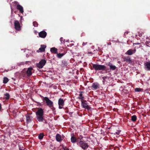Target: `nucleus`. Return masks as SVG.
I'll use <instances>...</instances> for the list:
<instances>
[{
  "instance_id": "obj_12",
  "label": "nucleus",
  "mask_w": 150,
  "mask_h": 150,
  "mask_svg": "<svg viewBox=\"0 0 150 150\" xmlns=\"http://www.w3.org/2000/svg\"><path fill=\"white\" fill-rule=\"evenodd\" d=\"M106 65L109 66L110 67V69L111 70H115L116 68V67L115 66L113 65L110 62L107 63Z\"/></svg>"
},
{
  "instance_id": "obj_35",
  "label": "nucleus",
  "mask_w": 150,
  "mask_h": 150,
  "mask_svg": "<svg viewBox=\"0 0 150 150\" xmlns=\"http://www.w3.org/2000/svg\"><path fill=\"white\" fill-rule=\"evenodd\" d=\"M87 44V42H83L82 44V45L83 46H84V45H86Z\"/></svg>"
},
{
  "instance_id": "obj_5",
  "label": "nucleus",
  "mask_w": 150,
  "mask_h": 150,
  "mask_svg": "<svg viewBox=\"0 0 150 150\" xmlns=\"http://www.w3.org/2000/svg\"><path fill=\"white\" fill-rule=\"evenodd\" d=\"M46 63V61L45 59H42L39 62V63L36 64V66L39 69L42 68Z\"/></svg>"
},
{
  "instance_id": "obj_18",
  "label": "nucleus",
  "mask_w": 150,
  "mask_h": 150,
  "mask_svg": "<svg viewBox=\"0 0 150 150\" xmlns=\"http://www.w3.org/2000/svg\"><path fill=\"white\" fill-rule=\"evenodd\" d=\"M46 47V46L43 45H42L41 47L39 48V50H37V52H43L45 50V49Z\"/></svg>"
},
{
  "instance_id": "obj_33",
  "label": "nucleus",
  "mask_w": 150,
  "mask_h": 150,
  "mask_svg": "<svg viewBox=\"0 0 150 150\" xmlns=\"http://www.w3.org/2000/svg\"><path fill=\"white\" fill-rule=\"evenodd\" d=\"M150 43V40H147L146 41V45L147 46H149V45H150V44H149Z\"/></svg>"
},
{
  "instance_id": "obj_27",
  "label": "nucleus",
  "mask_w": 150,
  "mask_h": 150,
  "mask_svg": "<svg viewBox=\"0 0 150 150\" xmlns=\"http://www.w3.org/2000/svg\"><path fill=\"white\" fill-rule=\"evenodd\" d=\"M8 79L7 78L5 77L4 79L3 83H6L8 82Z\"/></svg>"
},
{
  "instance_id": "obj_11",
  "label": "nucleus",
  "mask_w": 150,
  "mask_h": 150,
  "mask_svg": "<svg viewBox=\"0 0 150 150\" xmlns=\"http://www.w3.org/2000/svg\"><path fill=\"white\" fill-rule=\"evenodd\" d=\"M100 85L97 83H93L91 86V88L94 90H96L99 88Z\"/></svg>"
},
{
  "instance_id": "obj_46",
  "label": "nucleus",
  "mask_w": 150,
  "mask_h": 150,
  "mask_svg": "<svg viewBox=\"0 0 150 150\" xmlns=\"http://www.w3.org/2000/svg\"><path fill=\"white\" fill-rule=\"evenodd\" d=\"M64 96V95H62V96Z\"/></svg>"
},
{
  "instance_id": "obj_29",
  "label": "nucleus",
  "mask_w": 150,
  "mask_h": 150,
  "mask_svg": "<svg viewBox=\"0 0 150 150\" xmlns=\"http://www.w3.org/2000/svg\"><path fill=\"white\" fill-rule=\"evenodd\" d=\"M33 26L35 27H37L38 26V24L36 21H34L33 22Z\"/></svg>"
},
{
  "instance_id": "obj_34",
  "label": "nucleus",
  "mask_w": 150,
  "mask_h": 150,
  "mask_svg": "<svg viewBox=\"0 0 150 150\" xmlns=\"http://www.w3.org/2000/svg\"><path fill=\"white\" fill-rule=\"evenodd\" d=\"M114 110L115 111L117 112V111L118 110V109L117 108H114Z\"/></svg>"
},
{
  "instance_id": "obj_40",
  "label": "nucleus",
  "mask_w": 150,
  "mask_h": 150,
  "mask_svg": "<svg viewBox=\"0 0 150 150\" xmlns=\"http://www.w3.org/2000/svg\"><path fill=\"white\" fill-rule=\"evenodd\" d=\"M18 3V2L17 1H14V4H17Z\"/></svg>"
},
{
  "instance_id": "obj_7",
  "label": "nucleus",
  "mask_w": 150,
  "mask_h": 150,
  "mask_svg": "<svg viewBox=\"0 0 150 150\" xmlns=\"http://www.w3.org/2000/svg\"><path fill=\"white\" fill-rule=\"evenodd\" d=\"M14 25L15 28L18 31H20L21 30V27L20 24L18 21L16 20L14 22Z\"/></svg>"
},
{
  "instance_id": "obj_42",
  "label": "nucleus",
  "mask_w": 150,
  "mask_h": 150,
  "mask_svg": "<svg viewBox=\"0 0 150 150\" xmlns=\"http://www.w3.org/2000/svg\"><path fill=\"white\" fill-rule=\"evenodd\" d=\"M141 46L140 45L139 46V47L140 48L141 47Z\"/></svg>"
},
{
  "instance_id": "obj_45",
  "label": "nucleus",
  "mask_w": 150,
  "mask_h": 150,
  "mask_svg": "<svg viewBox=\"0 0 150 150\" xmlns=\"http://www.w3.org/2000/svg\"><path fill=\"white\" fill-rule=\"evenodd\" d=\"M120 62H118V63H120Z\"/></svg>"
},
{
  "instance_id": "obj_28",
  "label": "nucleus",
  "mask_w": 150,
  "mask_h": 150,
  "mask_svg": "<svg viewBox=\"0 0 150 150\" xmlns=\"http://www.w3.org/2000/svg\"><path fill=\"white\" fill-rule=\"evenodd\" d=\"M135 91L136 92H139L143 91V89L140 88H137L135 89Z\"/></svg>"
},
{
  "instance_id": "obj_23",
  "label": "nucleus",
  "mask_w": 150,
  "mask_h": 150,
  "mask_svg": "<svg viewBox=\"0 0 150 150\" xmlns=\"http://www.w3.org/2000/svg\"><path fill=\"white\" fill-rule=\"evenodd\" d=\"M44 136V134L43 133H40L38 135V139L40 140L42 139H43Z\"/></svg>"
},
{
  "instance_id": "obj_44",
  "label": "nucleus",
  "mask_w": 150,
  "mask_h": 150,
  "mask_svg": "<svg viewBox=\"0 0 150 150\" xmlns=\"http://www.w3.org/2000/svg\"><path fill=\"white\" fill-rule=\"evenodd\" d=\"M128 33V32H125V33H126L127 34Z\"/></svg>"
},
{
  "instance_id": "obj_24",
  "label": "nucleus",
  "mask_w": 150,
  "mask_h": 150,
  "mask_svg": "<svg viewBox=\"0 0 150 150\" xmlns=\"http://www.w3.org/2000/svg\"><path fill=\"white\" fill-rule=\"evenodd\" d=\"M137 119V117L136 115H133L131 117V120L133 122H135Z\"/></svg>"
},
{
  "instance_id": "obj_10",
  "label": "nucleus",
  "mask_w": 150,
  "mask_h": 150,
  "mask_svg": "<svg viewBox=\"0 0 150 150\" xmlns=\"http://www.w3.org/2000/svg\"><path fill=\"white\" fill-rule=\"evenodd\" d=\"M58 104L59 109H62V106H63L64 105V102L63 99L62 98H60L58 100Z\"/></svg>"
},
{
  "instance_id": "obj_26",
  "label": "nucleus",
  "mask_w": 150,
  "mask_h": 150,
  "mask_svg": "<svg viewBox=\"0 0 150 150\" xmlns=\"http://www.w3.org/2000/svg\"><path fill=\"white\" fill-rule=\"evenodd\" d=\"M64 53H59L57 54V56L59 58H61L64 55Z\"/></svg>"
},
{
  "instance_id": "obj_41",
  "label": "nucleus",
  "mask_w": 150,
  "mask_h": 150,
  "mask_svg": "<svg viewBox=\"0 0 150 150\" xmlns=\"http://www.w3.org/2000/svg\"><path fill=\"white\" fill-rule=\"evenodd\" d=\"M26 57H29V55L28 54H26Z\"/></svg>"
},
{
  "instance_id": "obj_36",
  "label": "nucleus",
  "mask_w": 150,
  "mask_h": 150,
  "mask_svg": "<svg viewBox=\"0 0 150 150\" xmlns=\"http://www.w3.org/2000/svg\"><path fill=\"white\" fill-rule=\"evenodd\" d=\"M43 122L44 123H45V124H47V121L46 120H44H44H43Z\"/></svg>"
},
{
  "instance_id": "obj_8",
  "label": "nucleus",
  "mask_w": 150,
  "mask_h": 150,
  "mask_svg": "<svg viewBox=\"0 0 150 150\" xmlns=\"http://www.w3.org/2000/svg\"><path fill=\"white\" fill-rule=\"evenodd\" d=\"M136 51V50L135 48L134 49H131L128 50L126 52L125 54L129 55H131L135 53Z\"/></svg>"
},
{
  "instance_id": "obj_39",
  "label": "nucleus",
  "mask_w": 150,
  "mask_h": 150,
  "mask_svg": "<svg viewBox=\"0 0 150 150\" xmlns=\"http://www.w3.org/2000/svg\"><path fill=\"white\" fill-rule=\"evenodd\" d=\"M119 132H115V134H117V135H118L119 134Z\"/></svg>"
},
{
  "instance_id": "obj_43",
  "label": "nucleus",
  "mask_w": 150,
  "mask_h": 150,
  "mask_svg": "<svg viewBox=\"0 0 150 150\" xmlns=\"http://www.w3.org/2000/svg\"><path fill=\"white\" fill-rule=\"evenodd\" d=\"M89 53H91V52H88V54H89Z\"/></svg>"
},
{
  "instance_id": "obj_32",
  "label": "nucleus",
  "mask_w": 150,
  "mask_h": 150,
  "mask_svg": "<svg viewBox=\"0 0 150 150\" xmlns=\"http://www.w3.org/2000/svg\"><path fill=\"white\" fill-rule=\"evenodd\" d=\"M83 137L82 135H80L79 137H78V139L79 140H82Z\"/></svg>"
},
{
  "instance_id": "obj_38",
  "label": "nucleus",
  "mask_w": 150,
  "mask_h": 150,
  "mask_svg": "<svg viewBox=\"0 0 150 150\" xmlns=\"http://www.w3.org/2000/svg\"><path fill=\"white\" fill-rule=\"evenodd\" d=\"M2 109V107L1 104L0 103V111H1Z\"/></svg>"
},
{
  "instance_id": "obj_9",
  "label": "nucleus",
  "mask_w": 150,
  "mask_h": 150,
  "mask_svg": "<svg viewBox=\"0 0 150 150\" xmlns=\"http://www.w3.org/2000/svg\"><path fill=\"white\" fill-rule=\"evenodd\" d=\"M39 36L42 38H45L47 35V33L45 31H42L38 33Z\"/></svg>"
},
{
  "instance_id": "obj_13",
  "label": "nucleus",
  "mask_w": 150,
  "mask_h": 150,
  "mask_svg": "<svg viewBox=\"0 0 150 150\" xmlns=\"http://www.w3.org/2000/svg\"><path fill=\"white\" fill-rule=\"evenodd\" d=\"M145 69L146 71H150V62H147L144 64Z\"/></svg>"
},
{
  "instance_id": "obj_6",
  "label": "nucleus",
  "mask_w": 150,
  "mask_h": 150,
  "mask_svg": "<svg viewBox=\"0 0 150 150\" xmlns=\"http://www.w3.org/2000/svg\"><path fill=\"white\" fill-rule=\"evenodd\" d=\"M81 105L84 108L87 110H90L91 107L88 105L87 101L86 100L82 101Z\"/></svg>"
},
{
  "instance_id": "obj_30",
  "label": "nucleus",
  "mask_w": 150,
  "mask_h": 150,
  "mask_svg": "<svg viewBox=\"0 0 150 150\" xmlns=\"http://www.w3.org/2000/svg\"><path fill=\"white\" fill-rule=\"evenodd\" d=\"M5 96L4 97L6 100H8L9 98V94H5Z\"/></svg>"
},
{
  "instance_id": "obj_16",
  "label": "nucleus",
  "mask_w": 150,
  "mask_h": 150,
  "mask_svg": "<svg viewBox=\"0 0 150 150\" xmlns=\"http://www.w3.org/2000/svg\"><path fill=\"white\" fill-rule=\"evenodd\" d=\"M16 8L20 12L23 13L24 12L23 7L20 4H18L16 6Z\"/></svg>"
},
{
  "instance_id": "obj_14",
  "label": "nucleus",
  "mask_w": 150,
  "mask_h": 150,
  "mask_svg": "<svg viewBox=\"0 0 150 150\" xmlns=\"http://www.w3.org/2000/svg\"><path fill=\"white\" fill-rule=\"evenodd\" d=\"M33 70V68L32 67H29L28 69L26 72L28 76H30L32 74V71Z\"/></svg>"
},
{
  "instance_id": "obj_2",
  "label": "nucleus",
  "mask_w": 150,
  "mask_h": 150,
  "mask_svg": "<svg viewBox=\"0 0 150 150\" xmlns=\"http://www.w3.org/2000/svg\"><path fill=\"white\" fill-rule=\"evenodd\" d=\"M77 145L84 150H86L89 146L88 143L83 140H77Z\"/></svg>"
},
{
  "instance_id": "obj_37",
  "label": "nucleus",
  "mask_w": 150,
  "mask_h": 150,
  "mask_svg": "<svg viewBox=\"0 0 150 150\" xmlns=\"http://www.w3.org/2000/svg\"><path fill=\"white\" fill-rule=\"evenodd\" d=\"M134 45H140V43H136L133 44Z\"/></svg>"
},
{
  "instance_id": "obj_3",
  "label": "nucleus",
  "mask_w": 150,
  "mask_h": 150,
  "mask_svg": "<svg viewBox=\"0 0 150 150\" xmlns=\"http://www.w3.org/2000/svg\"><path fill=\"white\" fill-rule=\"evenodd\" d=\"M92 67L95 70L104 71L106 69V67L104 65L97 64H93Z\"/></svg>"
},
{
  "instance_id": "obj_15",
  "label": "nucleus",
  "mask_w": 150,
  "mask_h": 150,
  "mask_svg": "<svg viewBox=\"0 0 150 150\" xmlns=\"http://www.w3.org/2000/svg\"><path fill=\"white\" fill-rule=\"evenodd\" d=\"M71 142L72 143H75L76 142L77 143V140L76 138L75 137L74 133L71 134Z\"/></svg>"
},
{
  "instance_id": "obj_20",
  "label": "nucleus",
  "mask_w": 150,
  "mask_h": 150,
  "mask_svg": "<svg viewBox=\"0 0 150 150\" xmlns=\"http://www.w3.org/2000/svg\"><path fill=\"white\" fill-rule=\"evenodd\" d=\"M124 61H125L127 62L130 63L132 62L130 57L129 56H127L126 57H125L123 58Z\"/></svg>"
},
{
  "instance_id": "obj_1",
  "label": "nucleus",
  "mask_w": 150,
  "mask_h": 150,
  "mask_svg": "<svg viewBox=\"0 0 150 150\" xmlns=\"http://www.w3.org/2000/svg\"><path fill=\"white\" fill-rule=\"evenodd\" d=\"M37 120L39 122H43L44 120V111L41 108H39L36 112Z\"/></svg>"
},
{
  "instance_id": "obj_22",
  "label": "nucleus",
  "mask_w": 150,
  "mask_h": 150,
  "mask_svg": "<svg viewBox=\"0 0 150 150\" xmlns=\"http://www.w3.org/2000/svg\"><path fill=\"white\" fill-rule=\"evenodd\" d=\"M68 64L67 63V62L65 60H63L62 61V63L61 64V66L62 67H64L65 66H66Z\"/></svg>"
},
{
  "instance_id": "obj_21",
  "label": "nucleus",
  "mask_w": 150,
  "mask_h": 150,
  "mask_svg": "<svg viewBox=\"0 0 150 150\" xmlns=\"http://www.w3.org/2000/svg\"><path fill=\"white\" fill-rule=\"evenodd\" d=\"M50 51L52 53L56 54L57 52V49L54 47H52L50 49Z\"/></svg>"
},
{
  "instance_id": "obj_25",
  "label": "nucleus",
  "mask_w": 150,
  "mask_h": 150,
  "mask_svg": "<svg viewBox=\"0 0 150 150\" xmlns=\"http://www.w3.org/2000/svg\"><path fill=\"white\" fill-rule=\"evenodd\" d=\"M79 96L78 97V98L79 99L81 100V102H82V101H84L83 100L84 98V97L82 96L83 94H79Z\"/></svg>"
},
{
  "instance_id": "obj_19",
  "label": "nucleus",
  "mask_w": 150,
  "mask_h": 150,
  "mask_svg": "<svg viewBox=\"0 0 150 150\" xmlns=\"http://www.w3.org/2000/svg\"><path fill=\"white\" fill-rule=\"evenodd\" d=\"M56 139L58 142H61L62 140L61 136L58 134H57L56 135Z\"/></svg>"
},
{
  "instance_id": "obj_4",
  "label": "nucleus",
  "mask_w": 150,
  "mask_h": 150,
  "mask_svg": "<svg viewBox=\"0 0 150 150\" xmlns=\"http://www.w3.org/2000/svg\"><path fill=\"white\" fill-rule=\"evenodd\" d=\"M40 97L42 98V99L45 101L46 105L48 106L50 108L52 109V108H54L53 107V103L52 101H51L48 97H44L41 95H40Z\"/></svg>"
},
{
  "instance_id": "obj_17",
  "label": "nucleus",
  "mask_w": 150,
  "mask_h": 150,
  "mask_svg": "<svg viewBox=\"0 0 150 150\" xmlns=\"http://www.w3.org/2000/svg\"><path fill=\"white\" fill-rule=\"evenodd\" d=\"M25 117H26V121L27 123L31 121L32 119L33 118V117L32 116L29 115L28 114H27L25 115Z\"/></svg>"
},
{
  "instance_id": "obj_31",
  "label": "nucleus",
  "mask_w": 150,
  "mask_h": 150,
  "mask_svg": "<svg viewBox=\"0 0 150 150\" xmlns=\"http://www.w3.org/2000/svg\"><path fill=\"white\" fill-rule=\"evenodd\" d=\"M64 40H65L63 38L61 37L60 38V41L62 43L64 42Z\"/></svg>"
}]
</instances>
